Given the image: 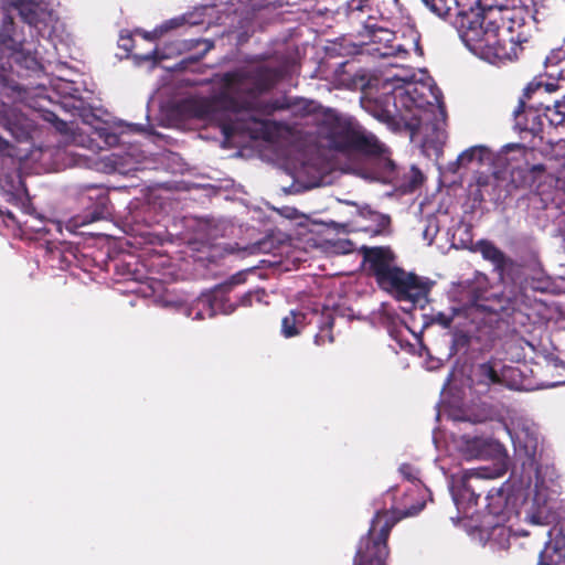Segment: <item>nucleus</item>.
Here are the masks:
<instances>
[{"label":"nucleus","mask_w":565,"mask_h":565,"mask_svg":"<svg viewBox=\"0 0 565 565\" xmlns=\"http://www.w3.org/2000/svg\"><path fill=\"white\" fill-rule=\"evenodd\" d=\"M202 45L203 49L190 57L181 60L179 63L174 64L173 66H169L170 70H185L188 67L189 63H194L202 58L212 47L213 43L207 40H189V41H175L167 46H164L162 50L154 49L148 54L143 55H136V60L138 62H148L151 61L152 65H156L158 62L170 58L174 54H181L183 52H189L193 50L195 46Z\"/></svg>","instance_id":"obj_14"},{"label":"nucleus","mask_w":565,"mask_h":565,"mask_svg":"<svg viewBox=\"0 0 565 565\" xmlns=\"http://www.w3.org/2000/svg\"><path fill=\"white\" fill-rule=\"evenodd\" d=\"M301 188H302V185H300V184H294L288 192L289 193H295V192L300 191Z\"/></svg>","instance_id":"obj_44"},{"label":"nucleus","mask_w":565,"mask_h":565,"mask_svg":"<svg viewBox=\"0 0 565 565\" xmlns=\"http://www.w3.org/2000/svg\"><path fill=\"white\" fill-rule=\"evenodd\" d=\"M50 148L28 149L17 148L0 136V193L12 204H24L28 198L26 188L17 171V161L32 160L45 164V157L51 156Z\"/></svg>","instance_id":"obj_10"},{"label":"nucleus","mask_w":565,"mask_h":565,"mask_svg":"<svg viewBox=\"0 0 565 565\" xmlns=\"http://www.w3.org/2000/svg\"><path fill=\"white\" fill-rule=\"evenodd\" d=\"M396 67L395 73L372 77L360 71L341 83L362 92L361 107L377 120L401 121L412 135H423L425 142L443 143L446 113L440 90L425 71Z\"/></svg>","instance_id":"obj_1"},{"label":"nucleus","mask_w":565,"mask_h":565,"mask_svg":"<svg viewBox=\"0 0 565 565\" xmlns=\"http://www.w3.org/2000/svg\"><path fill=\"white\" fill-rule=\"evenodd\" d=\"M360 214L363 215V216H367V215H371L373 213H372V211L369 207H363L362 210H360Z\"/></svg>","instance_id":"obj_43"},{"label":"nucleus","mask_w":565,"mask_h":565,"mask_svg":"<svg viewBox=\"0 0 565 565\" xmlns=\"http://www.w3.org/2000/svg\"><path fill=\"white\" fill-rule=\"evenodd\" d=\"M519 514L533 525H547L557 519L555 502L548 497H523Z\"/></svg>","instance_id":"obj_18"},{"label":"nucleus","mask_w":565,"mask_h":565,"mask_svg":"<svg viewBox=\"0 0 565 565\" xmlns=\"http://www.w3.org/2000/svg\"><path fill=\"white\" fill-rule=\"evenodd\" d=\"M360 34L367 38L373 43L383 44V47L377 49L382 57H395L404 61L412 51L422 54L417 36H413L408 45L394 43L395 33L388 29L379 26L376 21L365 23L364 30L360 31Z\"/></svg>","instance_id":"obj_13"},{"label":"nucleus","mask_w":565,"mask_h":565,"mask_svg":"<svg viewBox=\"0 0 565 565\" xmlns=\"http://www.w3.org/2000/svg\"><path fill=\"white\" fill-rule=\"evenodd\" d=\"M10 9L34 28L41 36H51L58 22L43 0H0V84L10 82L9 73L14 67L38 72L43 68L33 44L26 42L14 25Z\"/></svg>","instance_id":"obj_5"},{"label":"nucleus","mask_w":565,"mask_h":565,"mask_svg":"<svg viewBox=\"0 0 565 565\" xmlns=\"http://www.w3.org/2000/svg\"><path fill=\"white\" fill-rule=\"evenodd\" d=\"M132 39L130 36H125V35H121L120 39H119V46L121 49H124L125 51H131L134 45H132Z\"/></svg>","instance_id":"obj_39"},{"label":"nucleus","mask_w":565,"mask_h":565,"mask_svg":"<svg viewBox=\"0 0 565 565\" xmlns=\"http://www.w3.org/2000/svg\"><path fill=\"white\" fill-rule=\"evenodd\" d=\"M552 84H546L543 88L542 84H539L537 85V88H536V93H541V90L543 89L544 92H548L552 89Z\"/></svg>","instance_id":"obj_42"},{"label":"nucleus","mask_w":565,"mask_h":565,"mask_svg":"<svg viewBox=\"0 0 565 565\" xmlns=\"http://www.w3.org/2000/svg\"><path fill=\"white\" fill-rule=\"evenodd\" d=\"M516 370L503 364L500 360H491L477 365L472 371V384L478 393H486L491 386H515L510 382Z\"/></svg>","instance_id":"obj_15"},{"label":"nucleus","mask_w":565,"mask_h":565,"mask_svg":"<svg viewBox=\"0 0 565 565\" xmlns=\"http://www.w3.org/2000/svg\"><path fill=\"white\" fill-rule=\"evenodd\" d=\"M545 117L551 126L563 125L565 122V98L556 100L553 106H545Z\"/></svg>","instance_id":"obj_33"},{"label":"nucleus","mask_w":565,"mask_h":565,"mask_svg":"<svg viewBox=\"0 0 565 565\" xmlns=\"http://www.w3.org/2000/svg\"><path fill=\"white\" fill-rule=\"evenodd\" d=\"M502 181V172L494 164L490 169L477 170L470 183V188H476L472 191L473 201L481 203L487 196L490 200L499 199Z\"/></svg>","instance_id":"obj_19"},{"label":"nucleus","mask_w":565,"mask_h":565,"mask_svg":"<svg viewBox=\"0 0 565 565\" xmlns=\"http://www.w3.org/2000/svg\"><path fill=\"white\" fill-rule=\"evenodd\" d=\"M347 13L352 21H356L362 25V31L365 23L376 21L381 14L373 0L348 1Z\"/></svg>","instance_id":"obj_24"},{"label":"nucleus","mask_w":565,"mask_h":565,"mask_svg":"<svg viewBox=\"0 0 565 565\" xmlns=\"http://www.w3.org/2000/svg\"><path fill=\"white\" fill-rule=\"evenodd\" d=\"M535 478H536V481H535V486H534L532 494H536V495L544 494V493L554 494L557 492V490L554 488L553 483L551 486L545 483L541 470L536 471Z\"/></svg>","instance_id":"obj_36"},{"label":"nucleus","mask_w":565,"mask_h":565,"mask_svg":"<svg viewBox=\"0 0 565 565\" xmlns=\"http://www.w3.org/2000/svg\"><path fill=\"white\" fill-rule=\"evenodd\" d=\"M522 150L519 143H508L495 154L489 147L483 145L471 146L461 151L454 162L448 164V170L457 173L460 170H471L473 174L477 170L490 169L497 160H502V156L511 150Z\"/></svg>","instance_id":"obj_12"},{"label":"nucleus","mask_w":565,"mask_h":565,"mask_svg":"<svg viewBox=\"0 0 565 565\" xmlns=\"http://www.w3.org/2000/svg\"><path fill=\"white\" fill-rule=\"evenodd\" d=\"M398 470H399V473L403 476V478H405L406 480L412 481V482L417 480L418 472L413 466H411L408 463H403V465H401Z\"/></svg>","instance_id":"obj_38"},{"label":"nucleus","mask_w":565,"mask_h":565,"mask_svg":"<svg viewBox=\"0 0 565 565\" xmlns=\"http://www.w3.org/2000/svg\"><path fill=\"white\" fill-rule=\"evenodd\" d=\"M454 505L458 510V519H471L475 523L472 527L492 535L494 532H503L500 524L505 520L501 510H492L493 504L500 508L504 502V497H484L483 507L486 512L479 514L475 508L478 505V497H451Z\"/></svg>","instance_id":"obj_11"},{"label":"nucleus","mask_w":565,"mask_h":565,"mask_svg":"<svg viewBox=\"0 0 565 565\" xmlns=\"http://www.w3.org/2000/svg\"><path fill=\"white\" fill-rule=\"evenodd\" d=\"M215 307H213V297L203 292L190 307L185 309V316L193 320H204L215 317Z\"/></svg>","instance_id":"obj_30"},{"label":"nucleus","mask_w":565,"mask_h":565,"mask_svg":"<svg viewBox=\"0 0 565 565\" xmlns=\"http://www.w3.org/2000/svg\"><path fill=\"white\" fill-rule=\"evenodd\" d=\"M475 250L493 265L500 277L503 275L509 264V258L493 243L481 239L476 243Z\"/></svg>","instance_id":"obj_27"},{"label":"nucleus","mask_w":565,"mask_h":565,"mask_svg":"<svg viewBox=\"0 0 565 565\" xmlns=\"http://www.w3.org/2000/svg\"><path fill=\"white\" fill-rule=\"evenodd\" d=\"M541 565H558L565 559V551L554 544H547L541 552Z\"/></svg>","instance_id":"obj_32"},{"label":"nucleus","mask_w":565,"mask_h":565,"mask_svg":"<svg viewBox=\"0 0 565 565\" xmlns=\"http://www.w3.org/2000/svg\"><path fill=\"white\" fill-rule=\"evenodd\" d=\"M334 317L333 311L329 308L323 309L319 317V333L315 337V343L317 345H322L326 342L332 343L333 342V335L331 333V329L333 327Z\"/></svg>","instance_id":"obj_31"},{"label":"nucleus","mask_w":565,"mask_h":565,"mask_svg":"<svg viewBox=\"0 0 565 565\" xmlns=\"http://www.w3.org/2000/svg\"><path fill=\"white\" fill-rule=\"evenodd\" d=\"M514 478H515V471L512 472L511 487H509L508 489H505L504 487H501L500 489H498L495 494H500V495H503V494H531L529 491V488L531 484L530 478L526 481L521 479L518 482L514 480Z\"/></svg>","instance_id":"obj_34"},{"label":"nucleus","mask_w":565,"mask_h":565,"mask_svg":"<svg viewBox=\"0 0 565 565\" xmlns=\"http://www.w3.org/2000/svg\"><path fill=\"white\" fill-rule=\"evenodd\" d=\"M287 65L253 63L212 79L199 93L180 103L189 117L223 122L227 139L236 135L252 139H268L270 122L257 116L253 102L258 94L269 90L288 73Z\"/></svg>","instance_id":"obj_2"},{"label":"nucleus","mask_w":565,"mask_h":565,"mask_svg":"<svg viewBox=\"0 0 565 565\" xmlns=\"http://www.w3.org/2000/svg\"><path fill=\"white\" fill-rule=\"evenodd\" d=\"M348 66H350V67H351V64H350V63H348V62H347V63H344V64L342 65V67H348Z\"/></svg>","instance_id":"obj_45"},{"label":"nucleus","mask_w":565,"mask_h":565,"mask_svg":"<svg viewBox=\"0 0 565 565\" xmlns=\"http://www.w3.org/2000/svg\"><path fill=\"white\" fill-rule=\"evenodd\" d=\"M457 29L467 49L492 65L519 58L529 33L521 10L482 8L480 0H422Z\"/></svg>","instance_id":"obj_3"},{"label":"nucleus","mask_w":565,"mask_h":565,"mask_svg":"<svg viewBox=\"0 0 565 565\" xmlns=\"http://www.w3.org/2000/svg\"><path fill=\"white\" fill-rule=\"evenodd\" d=\"M468 342V338L466 335H460L455 339V343L457 345L461 344L465 345Z\"/></svg>","instance_id":"obj_41"},{"label":"nucleus","mask_w":565,"mask_h":565,"mask_svg":"<svg viewBox=\"0 0 565 565\" xmlns=\"http://www.w3.org/2000/svg\"><path fill=\"white\" fill-rule=\"evenodd\" d=\"M214 12V7L212 6H204L200 8H195L193 12H189L175 18H172L164 23H162L157 30L156 33L159 32L160 34L172 30L177 28H181L183 25H199L203 23H211V17Z\"/></svg>","instance_id":"obj_22"},{"label":"nucleus","mask_w":565,"mask_h":565,"mask_svg":"<svg viewBox=\"0 0 565 565\" xmlns=\"http://www.w3.org/2000/svg\"><path fill=\"white\" fill-rule=\"evenodd\" d=\"M263 294H264V291L260 289L250 290V291L244 294L239 298V305L243 307H249L253 305L254 299H256L257 301H260Z\"/></svg>","instance_id":"obj_37"},{"label":"nucleus","mask_w":565,"mask_h":565,"mask_svg":"<svg viewBox=\"0 0 565 565\" xmlns=\"http://www.w3.org/2000/svg\"><path fill=\"white\" fill-rule=\"evenodd\" d=\"M54 90L61 96V106L67 111L79 110L84 107V102L79 96V89L71 81L58 79L54 84Z\"/></svg>","instance_id":"obj_26"},{"label":"nucleus","mask_w":565,"mask_h":565,"mask_svg":"<svg viewBox=\"0 0 565 565\" xmlns=\"http://www.w3.org/2000/svg\"><path fill=\"white\" fill-rule=\"evenodd\" d=\"M305 109L316 113L317 135L322 146L344 154L366 158V167L356 170L363 179L392 184L404 193L422 184L424 177L420 170L414 166L408 170L397 167L387 148L353 117L332 108H323L313 102H307Z\"/></svg>","instance_id":"obj_4"},{"label":"nucleus","mask_w":565,"mask_h":565,"mask_svg":"<svg viewBox=\"0 0 565 565\" xmlns=\"http://www.w3.org/2000/svg\"><path fill=\"white\" fill-rule=\"evenodd\" d=\"M505 429L516 450L523 451L527 458L534 457L539 444L537 430L527 417L518 415L510 418Z\"/></svg>","instance_id":"obj_17"},{"label":"nucleus","mask_w":565,"mask_h":565,"mask_svg":"<svg viewBox=\"0 0 565 565\" xmlns=\"http://www.w3.org/2000/svg\"><path fill=\"white\" fill-rule=\"evenodd\" d=\"M426 501L417 500L407 505L405 511L394 508L390 511H377L372 520L371 527L365 537H362L355 556L356 565H385L388 555L386 545L393 525L401 519L418 514L425 507Z\"/></svg>","instance_id":"obj_9"},{"label":"nucleus","mask_w":565,"mask_h":565,"mask_svg":"<svg viewBox=\"0 0 565 565\" xmlns=\"http://www.w3.org/2000/svg\"><path fill=\"white\" fill-rule=\"evenodd\" d=\"M546 75L565 81V40L558 49L552 50L544 61Z\"/></svg>","instance_id":"obj_29"},{"label":"nucleus","mask_w":565,"mask_h":565,"mask_svg":"<svg viewBox=\"0 0 565 565\" xmlns=\"http://www.w3.org/2000/svg\"><path fill=\"white\" fill-rule=\"evenodd\" d=\"M288 164L290 174L295 180H299L303 177L309 179L308 184H306L305 188H313L320 185V175L322 169L318 163L303 157L298 162H290Z\"/></svg>","instance_id":"obj_25"},{"label":"nucleus","mask_w":565,"mask_h":565,"mask_svg":"<svg viewBox=\"0 0 565 565\" xmlns=\"http://www.w3.org/2000/svg\"><path fill=\"white\" fill-rule=\"evenodd\" d=\"M440 230V222L436 215H429L425 220V227L423 230V239L427 242L428 245H430L436 235L438 234Z\"/></svg>","instance_id":"obj_35"},{"label":"nucleus","mask_w":565,"mask_h":565,"mask_svg":"<svg viewBox=\"0 0 565 565\" xmlns=\"http://www.w3.org/2000/svg\"><path fill=\"white\" fill-rule=\"evenodd\" d=\"M42 117L43 120L52 124L57 131L71 134L68 140L71 143L97 152L104 147H114L119 143H126L127 134H147L148 129L139 124H116L111 127L100 125L98 127L85 126L73 128L66 121L58 119L57 115L51 110L36 113L23 111L17 106L2 103L0 105V126H2L19 142L28 141L33 138L36 130L35 118Z\"/></svg>","instance_id":"obj_6"},{"label":"nucleus","mask_w":565,"mask_h":565,"mask_svg":"<svg viewBox=\"0 0 565 565\" xmlns=\"http://www.w3.org/2000/svg\"><path fill=\"white\" fill-rule=\"evenodd\" d=\"M456 448L466 460L481 459L492 460L493 466H482L465 470L460 476H452L450 483L451 494H477L479 489L476 484L482 480L495 479L503 476L508 470V454L503 445L498 440L488 437L465 434L456 439Z\"/></svg>","instance_id":"obj_7"},{"label":"nucleus","mask_w":565,"mask_h":565,"mask_svg":"<svg viewBox=\"0 0 565 565\" xmlns=\"http://www.w3.org/2000/svg\"><path fill=\"white\" fill-rule=\"evenodd\" d=\"M543 171H544V166H542V164H535L531 168V172L533 173L534 177L539 175Z\"/></svg>","instance_id":"obj_40"},{"label":"nucleus","mask_w":565,"mask_h":565,"mask_svg":"<svg viewBox=\"0 0 565 565\" xmlns=\"http://www.w3.org/2000/svg\"><path fill=\"white\" fill-rule=\"evenodd\" d=\"M145 157L143 151L138 146L130 143L126 150L118 149L100 157L96 169L106 173L118 172L127 174L130 171L138 170Z\"/></svg>","instance_id":"obj_16"},{"label":"nucleus","mask_w":565,"mask_h":565,"mask_svg":"<svg viewBox=\"0 0 565 565\" xmlns=\"http://www.w3.org/2000/svg\"><path fill=\"white\" fill-rule=\"evenodd\" d=\"M513 117L516 130L532 135L540 134L543 130L544 122H548L545 111L541 114L540 109L526 107L523 100H520L519 106L514 109Z\"/></svg>","instance_id":"obj_21"},{"label":"nucleus","mask_w":565,"mask_h":565,"mask_svg":"<svg viewBox=\"0 0 565 565\" xmlns=\"http://www.w3.org/2000/svg\"><path fill=\"white\" fill-rule=\"evenodd\" d=\"M307 318V313L302 310H290L281 319L280 332L282 337L289 339L299 335L308 323Z\"/></svg>","instance_id":"obj_28"},{"label":"nucleus","mask_w":565,"mask_h":565,"mask_svg":"<svg viewBox=\"0 0 565 565\" xmlns=\"http://www.w3.org/2000/svg\"><path fill=\"white\" fill-rule=\"evenodd\" d=\"M363 254L380 286L407 305L404 310L425 307L433 285L429 279L394 266L393 254L386 247H363Z\"/></svg>","instance_id":"obj_8"},{"label":"nucleus","mask_w":565,"mask_h":565,"mask_svg":"<svg viewBox=\"0 0 565 565\" xmlns=\"http://www.w3.org/2000/svg\"><path fill=\"white\" fill-rule=\"evenodd\" d=\"M245 281V274L237 273L232 276L227 281L216 286L213 290L207 291V295L213 297V307H215V316L217 313L231 315L236 305L230 302L226 298V295L232 290V288L236 285H241Z\"/></svg>","instance_id":"obj_23"},{"label":"nucleus","mask_w":565,"mask_h":565,"mask_svg":"<svg viewBox=\"0 0 565 565\" xmlns=\"http://www.w3.org/2000/svg\"><path fill=\"white\" fill-rule=\"evenodd\" d=\"M487 300H489L488 296H477L461 308H454L452 316L445 312H436L431 315L430 320L433 323H437L443 328H449L451 322L460 316L471 318L472 321H475L479 315L487 310H492V308L486 303Z\"/></svg>","instance_id":"obj_20"}]
</instances>
